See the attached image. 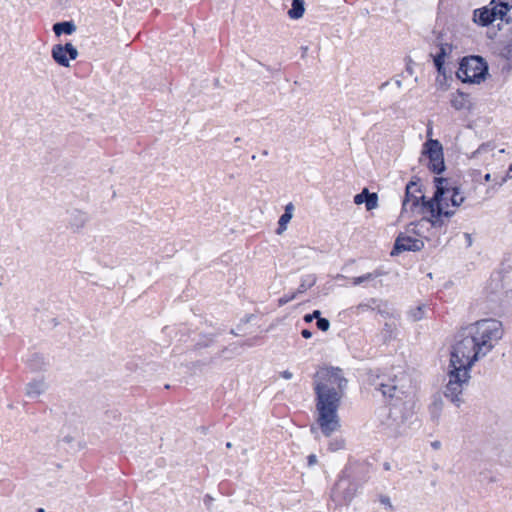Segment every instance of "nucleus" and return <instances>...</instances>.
I'll return each instance as SVG.
<instances>
[{
  "mask_svg": "<svg viewBox=\"0 0 512 512\" xmlns=\"http://www.w3.org/2000/svg\"><path fill=\"white\" fill-rule=\"evenodd\" d=\"M421 155L428 158V167L432 172L440 174L445 170L443 146L438 140L427 139L422 146Z\"/></svg>",
  "mask_w": 512,
  "mask_h": 512,
  "instance_id": "obj_8",
  "label": "nucleus"
},
{
  "mask_svg": "<svg viewBox=\"0 0 512 512\" xmlns=\"http://www.w3.org/2000/svg\"><path fill=\"white\" fill-rule=\"evenodd\" d=\"M316 461H317V459H316V456H315V455H313V454H312V455H310V456L308 457V464H309V465H314V464L316 463Z\"/></svg>",
  "mask_w": 512,
  "mask_h": 512,
  "instance_id": "obj_35",
  "label": "nucleus"
},
{
  "mask_svg": "<svg viewBox=\"0 0 512 512\" xmlns=\"http://www.w3.org/2000/svg\"><path fill=\"white\" fill-rule=\"evenodd\" d=\"M431 446L434 448V449H439L440 446H441V443L439 441H434L431 443Z\"/></svg>",
  "mask_w": 512,
  "mask_h": 512,
  "instance_id": "obj_36",
  "label": "nucleus"
},
{
  "mask_svg": "<svg viewBox=\"0 0 512 512\" xmlns=\"http://www.w3.org/2000/svg\"><path fill=\"white\" fill-rule=\"evenodd\" d=\"M494 4H498L503 9H512V0H494Z\"/></svg>",
  "mask_w": 512,
  "mask_h": 512,
  "instance_id": "obj_28",
  "label": "nucleus"
},
{
  "mask_svg": "<svg viewBox=\"0 0 512 512\" xmlns=\"http://www.w3.org/2000/svg\"><path fill=\"white\" fill-rule=\"evenodd\" d=\"M444 199H445V202H447L449 204V202H450V195H445Z\"/></svg>",
  "mask_w": 512,
  "mask_h": 512,
  "instance_id": "obj_42",
  "label": "nucleus"
},
{
  "mask_svg": "<svg viewBox=\"0 0 512 512\" xmlns=\"http://www.w3.org/2000/svg\"><path fill=\"white\" fill-rule=\"evenodd\" d=\"M394 84H395V86H396L398 89L402 88V86H403L402 81H401V80H399V79H396V80L394 81Z\"/></svg>",
  "mask_w": 512,
  "mask_h": 512,
  "instance_id": "obj_37",
  "label": "nucleus"
},
{
  "mask_svg": "<svg viewBox=\"0 0 512 512\" xmlns=\"http://www.w3.org/2000/svg\"><path fill=\"white\" fill-rule=\"evenodd\" d=\"M47 385L43 380H33L26 386V395L29 398H36L45 392Z\"/></svg>",
  "mask_w": 512,
  "mask_h": 512,
  "instance_id": "obj_15",
  "label": "nucleus"
},
{
  "mask_svg": "<svg viewBox=\"0 0 512 512\" xmlns=\"http://www.w3.org/2000/svg\"><path fill=\"white\" fill-rule=\"evenodd\" d=\"M424 243L420 239H415L410 236L399 235L395 241L392 255L398 254L402 251H419L423 248Z\"/></svg>",
  "mask_w": 512,
  "mask_h": 512,
  "instance_id": "obj_13",
  "label": "nucleus"
},
{
  "mask_svg": "<svg viewBox=\"0 0 512 512\" xmlns=\"http://www.w3.org/2000/svg\"><path fill=\"white\" fill-rule=\"evenodd\" d=\"M316 324H317V327H318L321 331H324V332H325V331H328V330H329V328H330V322H329V320H328V319H326V318H321V317H319V318L317 319V323H316Z\"/></svg>",
  "mask_w": 512,
  "mask_h": 512,
  "instance_id": "obj_27",
  "label": "nucleus"
},
{
  "mask_svg": "<svg viewBox=\"0 0 512 512\" xmlns=\"http://www.w3.org/2000/svg\"><path fill=\"white\" fill-rule=\"evenodd\" d=\"M231 446H232V445H231V443H230V442H228V443L226 444V447H227V448H231Z\"/></svg>",
  "mask_w": 512,
  "mask_h": 512,
  "instance_id": "obj_45",
  "label": "nucleus"
},
{
  "mask_svg": "<svg viewBox=\"0 0 512 512\" xmlns=\"http://www.w3.org/2000/svg\"><path fill=\"white\" fill-rule=\"evenodd\" d=\"M421 194L420 187L415 182H409L406 186L405 198L402 203V214L406 215L414 213L416 209H420L422 213H429L427 209L423 208V203L426 202Z\"/></svg>",
  "mask_w": 512,
  "mask_h": 512,
  "instance_id": "obj_9",
  "label": "nucleus"
},
{
  "mask_svg": "<svg viewBox=\"0 0 512 512\" xmlns=\"http://www.w3.org/2000/svg\"><path fill=\"white\" fill-rule=\"evenodd\" d=\"M292 219V216H289L288 213H283L279 219V228L277 230L278 234L283 233L286 230L287 224Z\"/></svg>",
  "mask_w": 512,
  "mask_h": 512,
  "instance_id": "obj_25",
  "label": "nucleus"
},
{
  "mask_svg": "<svg viewBox=\"0 0 512 512\" xmlns=\"http://www.w3.org/2000/svg\"><path fill=\"white\" fill-rule=\"evenodd\" d=\"M409 73H412V68L410 66L407 67Z\"/></svg>",
  "mask_w": 512,
  "mask_h": 512,
  "instance_id": "obj_44",
  "label": "nucleus"
},
{
  "mask_svg": "<svg viewBox=\"0 0 512 512\" xmlns=\"http://www.w3.org/2000/svg\"><path fill=\"white\" fill-rule=\"evenodd\" d=\"M512 178V164L509 166V169L505 175V177L500 182V185L504 184L506 181Z\"/></svg>",
  "mask_w": 512,
  "mask_h": 512,
  "instance_id": "obj_30",
  "label": "nucleus"
},
{
  "mask_svg": "<svg viewBox=\"0 0 512 512\" xmlns=\"http://www.w3.org/2000/svg\"><path fill=\"white\" fill-rule=\"evenodd\" d=\"M304 4L305 0H293L292 7L288 11L289 17L291 19H300L305 12Z\"/></svg>",
  "mask_w": 512,
  "mask_h": 512,
  "instance_id": "obj_18",
  "label": "nucleus"
},
{
  "mask_svg": "<svg viewBox=\"0 0 512 512\" xmlns=\"http://www.w3.org/2000/svg\"><path fill=\"white\" fill-rule=\"evenodd\" d=\"M78 54V50L71 43L55 44L51 50L53 60L63 67H69L70 60H75Z\"/></svg>",
  "mask_w": 512,
  "mask_h": 512,
  "instance_id": "obj_10",
  "label": "nucleus"
},
{
  "mask_svg": "<svg viewBox=\"0 0 512 512\" xmlns=\"http://www.w3.org/2000/svg\"><path fill=\"white\" fill-rule=\"evenodd\" d=\"M346 385L347 380L339 368L324 367L319 369L314 376L318 414L316 422L326 437L340 428L337 410Z\"/></svg>",
  "mask_w": 512,
  "mask_h": 512,
  "instance_id": "obj_1",
  "label": "nucleus"
},
{
  "mask_svg": "<svg viewBox=\"0 0 512 512\" xmlns=\"http://www.w3.org/2000/svg\"><path fill=\"white\" fill-rule=\"evenodd\" d=\"M303 287H304L303 285H300V289H299V291H300V292H302V291H303V290H302V288H303Z\"/></svg>",
  "mask_w": 512,
  "mask_h": 512,
  "instance_id": "obj_47",
  "label": "nucleus"
},
{
  "mask_svg": "<svg viewBox=\"0 0 512 512\" xmlns=\"http://www.w3.org/2000/svg\"><path fill=\"white\" fill-rule=\"evenodd\" d=\"M390 84H391L390 81L382 83L381 86H380V90L386 89Z\"/></svg>",
  "mask_w": 512,
  "mask_h": 512,
  "instance_id": "obj_38",
  "label": "nucleus"
},
{
  "mask_svg": "<svg viewBox=\"0 0 512 512\" xmlns=\"http://www.w3.org/2000/svg\"><path fill=\"white\" fill-rule=\"evenodd\" d=\"M470 372V370L451 366L450 364L448 366V380L445 385L444 395L457 407L463 402L462 394L469 384L471 378Z\"/></svg>",
  "mask_w": 512,
  "mask_h": 512,
  "instance_id": "obj_6",
  "label": "nucleus"
},
{
  "mask_svg": "<svg viewBox=\"0 0 512 512\" xmlns=\"http://www.w3.org/2000/svg\"><path fill=\"white\" fill-rule=\"evenodd\" d=\"M478 349L486 356L503 337V325L496 319H482L465 327Z\"/></svg>",
  "mask_w": 512,
  "mask_h": 512,
  "instance_id": "obj_5",
  "label": "nucleus"
},
{
  "mask_svg": "<svg viewBox=\"0 0 512 512\" xmlns=\"http://www.w3.org/2000/svg\"><path fill=\"white\" fill-rule=\"evenodd\" d=\"M301 334H302V336H303L304 338H306V339H309V338H311V337H312V333H311V331H309V330H307V329L302 330Z\"/></svg>",
  "mask_w": 512,
  "mask_h": 512,
  "instance_id": "obj_33",
  "label": "nucleus"
},
{
  "mask_svg": "<svg viewBox=\"0 0 512 512\" xmlns=\"http://www.w3.org/2000/svg\"><path fill=\"white\" fill-rule=\"evenodd\" d=\"M368 194H369V190L367 188H364L361 193L356 194L354 196V203L356 205H361V204L365 203V199L368 196Z\"/></svg>",
  "mask_w": 512,
  "mask_h": 512,
  "instance_id": "obj_26",
  "label": "nucleus"
},
{
  "mask_svg": "<svg viewBox=\"0 0 512 512\" xmlns=\"http://www.w3.org/2000/svg\"><path fill=\"white\" fill-rule=\"evenodd\" d=\"M376 277H377V275L374 274V273H367L365 275L352 278V283H353V285L357 286V285H360V284H362L364 282L373 280Z\"/></svg>",
  "mask_w": 512,
  "mask_h": 512,
  "instance_id": "obj_23",
  "label": "nucleus"
},
{
  "mask_svg": "<svg viewBox=\"0 0 512 512\" xmlns=\"http://www.w3.org/2000/svg\"><path fill=\"white\" fill-rule=\"evenodd\" d=\"M76 31V25L73 21L57 22L53 25V32L56 36L62 34L71 35Z\"/></svg>",
  "mask_w": 512,
  "mask_h": 512,
  "instance_id": "obj_17",
  "label": "nucleus"
},
{
  "mask_svg": "<svg viewBox=\"0 0 512 512\" xmlns=\"http://www.w3.org/2000/svg\"><path fill=\"white\" fill-rule=\"evenodd\" d=\"M379 503L388 511H393L394 506L392 504L391 498L388 495L380 494L378 497Z\"/></svg>",
  "mask_w": 512,
  "mask_h": 512,
  "instance_id": "obj_24",
  "label": "nucleus"
},
{
  "mask_svg": "<svg viewBox=\"0 0 512 512\" xmlns=\"http://www.w3.org/2000/svg\"><path fill=\"white\" fill-rule=\"evenodd\" d=\"M320 314H321V313H320V311H319V310H315L312 314H307V315H305V316H304V320H305L306 322H308V323H309V322H312V321H313V319H315V318H316V319H318V318L320 317Z\"/></svg>",
  "mask_w": 512,
  "mask_h": 512,
  "instance_id": "obj_29",
  "label": "nucleus"
},
{
  "mask_svg": "<svg viewBox=\"0 0 512 512\" xmlns=\"http://www.w3.org/2000/svg\"><path fill=\"white\" fill-rule=\"evenodd\" d=\"M210 501H212V497H210L209 495H207V496H206V499H205V502L207 503V502H210Z\"/></svg>",
  "mask_w": 512,
  "mask_h": 512,
  "instance_id": "obj_43",
  "label": "nucleus"
},
{
  "mask_svg": "<svg viewBox=\"0 0 512 512\" xmlns=\"http://www.w3.org/2000/svg\"><path fill=\"white\" fill-rule=\"evenodd\" d=\"M452 51V46L450 44H441L439 48V52L434 57V64L439 73L445 74L444 70V59L447 55H449Z\"/></svg>",
  "mask_w": 512,
  "mask_h": 512,
  "instance_id": "obj_14",
  "label": "nucleus"
},
{
  "mask_svg": "<svg viewBox=\"0 0 512 512\" xmlns=\"http://www.w3.org/2000/svg\"><path fill=\"white\" fill-rule=\"evenodd\" d=\"M406 377L398 378L395 376L387 382H380L378 389L383 396L392 400L389 414L383 423L386 429L393 436L403 434L407 428V421L414 415L416 400L412 388L404 389Z\"/></svg>",
  "mask_w": 512,
  "mask_h": 512,
  "instance_id": "obj_2",
  "label": "nucleus"
},
{
  "mask_svg": "<svg viewBox=\"0 0 512 512\" xmlns=\"http://www.w3.org/2000/svg\"><path fill=\"white\" fill-rule=\"evenodd\" d=\"M366 209L368 211L374 210L378 207V195L376 193H370L365 199Z\"/></svg>",
  "mask_w": 512,
  "mask_h": 512,
  "instance_id": "obj_22",
  "label": "nucleus"
},
{
  "mask_svg": "<svg viewBox=\"0 0 512 512\" xmlns=\"http://www.w3.org/2000/svg\"><path fill=\"white\" fill-rule=\"evenodd\" d=\"M478 347L466 328L462 329L451 348L449 364L471 371L473 365L485 357Z\"/></svg>",
  "mask_w": 512,
  "mask_h": 512,
  "instance_id": "obj_4",
  "label": "nucleus"
},
{
  "mask_svg": "<svg viewBox=\"0 0 512 512\" xmlns=\"http://www.w3.org/2000/svg\"><path fill=\"white\" fill-rule=\"evenodd\" d=\"M294 298H295V294H292L290 297H287V296L282 297L279 299V304L284 305V304L288 303L289 301L293 300Z\"/></svg>",
  "mask_w": 512,
  "mask_h": 512,
  "instance_id": "obj_31",
  "label": "nucleus"
},
{
  "mask_svg": "<svg viewBox=\"0 0 512 512\" xmlns=\"http://www.w3.org/2000/svg\"><path fill=\"white\" fill-rule=\"evenodd\" d=\"M426 306L419 305L414 309H411L409 312V316L413 321H419L425 317Z\"/></svg>",
  "mask_w": 512,
  "mask_h": 512,
  "instance_id": "obj_21",
  "label": "nucleus"
},
{
  "mask_svg": "<svg viewBox=\"0 0 512 512\" xmlns=\"http://www.w3.org/2000/svg\"><path fill=\"white\" fill-rule=\"evenodd\" d=\"M293 210H294V207H293L292 203H289L288 205H286L284 213H288L289 216L293 217Z\"/></svg>",
  "mask_w": 512,
  "mask_h": 512,
  "instance_id": "obj_32",
  "label": "nucleus"
},
{
  "mask_svg": "<svg viewBox=\"0 0 512 512\" xmlns=\"http://www.w3.org/2000/svg\"><path fill=\"white\" fill-rule=\"evenodd\" d=\"M89 221V216L86 212L79 209H71L67 211L65 219L66 226L74 233L81 232Z\"/></svg>",
  "mask_w": 512,
  "mask_h": 512,
  "instance_id": "obj_12",
  "label": "nucleus"
},
{
  "mask_svg": "<svg viewBox=\"0 0 512 512\" xmlns=\"http://www.w3.org/2000/svg\"><path fill=\"white\" fill-rule=\"evenodd\" d=\"M465 237L467 238L468 245L470 246L472 244V238L470 234H465Z\"/></svg>",
  "mask_w": 512,
  "mask_h": 512,
  "instance_id": "obj_40",
  "label": "nucleus"
},
{
  "mask_svg": "<svg viewBox=\"0 0 512 512\" xmlns=\"http://www.w3.org/2000/svg\"><path fill=\"white\" fill-rule=\"evenodd\" d=\"M38 512H44L43 508L38 509Z\"/></svg>",
  "mask_w": 512,
  "mask_h": 512,
  "instance_id": "obj_46",
  "label": "nucleus"
},
{
  "mask_svg": "<svg viewBox=\"0 0 512 512\" xmlns=\"http://www.w3.org/2000/svg\"><path fill=\"white\" fill-rule=\"evenodd\" d=\"M474 19L483 26L489 25L495 21L493 17V10H490L489 7L483 8L482 10H476L474 12Z\"/></svg>",
  "mask_w": 512,
  "mask_h": 512,
  "instance_id": "obj_16",
  "label": "nucleus"
},
{
  "mask_svg": "<svg viewBox=\"0 0 512 512\" xmlns=\"http://www.w3.org/2000/svg\"><path fill=\"white\" fill-rule=\"evenodd\" d=\"M281 376L283 378H285V379H291L292 378V373L290 371L286 370V371H283L281 373Z\"/></svg>",
  "mask_w": 512,
  "mask_h": 512,
  "instance_id": "obj_34",
  "label": "nucleus"
},
{
  "mask_svg": "<svg viewBox=\"0 0 512 512\" xmlns=\"http://www.w3.org/2000/svg\"><path fill=\"white\" fill-rule=\"evenodd\" d=\"M488 66L479 56L464 58L457 71V77L465 83L479 84L486 79Z\"/></svg>",
  "mask_w": 512,
  "mask_h": 512,
  "instance_id": "obj_7",
  "label": "nucleus"
},
{
  "mask_svg": "<svg viewBox=\"0 0 512 512\" xmlns=\"http://www.w3.org/2000/svg\"><path fill=\"white\" fill-rule=\"evenodd\" d=\"M484 180H485V181H490V180H491V174H489V173H488V174H486V175L484 176Z\"/></svg>",
  "mask_w": 512,
  "mask_h": 512,
  "instance_id": "obj_41",
  "label": "nucleus"
},
{
  "mask_svg": "<svg viewBox=\"0 0 512 512\" xmlns=\"http://www.w3.org/2000/svg\"><path fill=\"white\" fill-rule=\"evenodd\" d=\"M356 491V484L350 482L349 480L343 479L336 484V488L332 494V497L335 501L348 504L354 498Z\"/></svg>",
  "mask_w": 512,
  "mask_h": 512,
  "instance_id": "obj_11",
  "label": "nucleus"
},
{
  "mask_svg": "<svg viewBox=\"0 0 512 512\" xmlns=\"http://www.w3.org/2000/svg\"><path fill=\"white\" fill-rule=\"evenodd\" d=\"M450 102L456 110H462L467 105V97L461 92H456L452 94Z\"/></svg>",
  "mask_w": 512,
  "mask_h": 512,
  "instance_id": "obj_19",
  "label": "nucleus"
},
{
  "mask_svg": "<svg viewBox=\"0 0 512 512\" xmlns=\"http://www.w3.org/2000/svg\"><path fill=\"white\" fill-rule=\"evenodd\" d=\"M490 10H493V17L495 20H504L505 16L509 12L508 9H503L498 4H494V0L491 1L489 5Z\"/></svg>",
  "mask_w": 512,
  "mask_h": 512,
  "instance_id": "obj_20",
  "label": "nucleus"
},
{
  "mask_svg": "<svg viewBox=\"0 0 512 512\" xmlns=\"http://www.w3.org/2000/svg\"><path fill=\"white\" fill-rule=\"evenodd\" d=\"M436 190L434 196L428 202L423 203V208L427 209L430 218L427 219L433 227H440L443 225L442 217L450 218L454 215L455 211L449 209V204L445 202L444 196L450 195V202L452 207H459L464 201L465 196L458 187H448L445 178H435Z\"/></svg>",
  "mask_w": 512,
  "mask_h": 512,
  "instance_id": "obj_3",
  "label": "nucleus"
},
{
  "mask_svg": "<svg viewBox=\"0 0 512 512\" xmlns=\"http://www.w3.org/2000/svg\"><path fill=\"white\" fill-rule=\"evenodd\" d=\"M432 134H433L432 127H429L428 130H427V138L428 139L431 138Z\"/></svg>",
  "mask_w": 512,
  "mask_h": 512,
  "instance_id": "obj_39",
  "label": "nucleus"
}]
</instances>
